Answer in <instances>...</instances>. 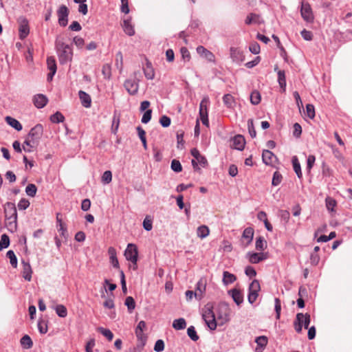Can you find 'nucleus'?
<instances>
[{
  "label": "nucleus",
  "instance_id": "nucleus-1",
  "mask_svg": "<svg viewBox=\"0 0 352 352\" xmlns=\"http://www.w3.org/2000/svg\"><path fill=\"white\" fill-rule=\"evenodd\" d=\"M4 213L6 217V226L8 230L14 232L17 228V212L15 204L7 202L4 205Z\"/></svg>",
  "mask_w": 352,
  "mask_h": 352
},
{
  "label": "nucleus",
  "instance_id": "nucleus-11",
  "mask_svg": "<svg viewBox=\"0 0 352 352\" xmlns=\"http://www.w3.org/2000/svg\"><path fill=\"white\" fill-rule=\"evenodd\" d=\"M58 23L62 27H65L68 23L69 10L65 5H62L57 10Z\"/></svg>",
  "mask_w": 352,
  "mask_h": 352
},
{
  "label": "nucleus",
  "instance_id": "nucleus-37",
  "mask_svg": "<svg viewBox=\"0 0 352 352\" xmlns=\"http://www.w3.org/2000/svg\"><path fill=\"white\" fill-rule=\"evenodd\" d=\"M235 280H236V276L234 274H232L228 272H223V281L226 285L232 283Z\"/></svg>",
  "mask_w": 352,
  "mask_h": 352
},
{
  "label": "nucleus",
  "instance_id": "nucleus-22",
  "mask_svg": "<svg viewBox=\"0 0 352 352\" xmlns=\"http://www.w3.org/2000/svg\"><path fill=\"white\" fill-rule=\"evenodd\" d=\"M79 98L83 107L89 108L91 105V99L90 96L83 91L78 92Z\"/></svg>",
  "mask_w": 352,
  "mask_h": 352
},
{
  "label": "nucleus",
  "instance_id": "nucleus-25",
  "mask_svg": "<svg viewBox=\"0 0 352 352\" xmlns=\"http://www.w3.org/2000/svg\"><path fill=\"white\" fill-rule=\"evenodd\" d=\"M223 102L224 104L229 109H233L236 105V101L231 94H225L223 97Z\"/></svg>",
  "mask_w": 352,
  "mask_h": 352
},
{
  "label": "nucleus",
  "instance_id": "nucleus-23",
  "mask_svg": "<svg viewBox=\"0 0 352 352\" xmlns=\"http://www.w3.org/2000/svg\"><path fill=\"white\" fill-rule=\"evenodd\" d=\"M108 254L109 255L110 263H111V265L113 266V267L118 269L120 265L118 260L117 258L116 249L113 247L109 248Z\"/></svg>",
  "mask_w": 352,
  "mask_h": 352
},
{
  "label": "nucleus",
  "instance_id": "nucleus-13",
  "mask_svg": "<svg viewBox=\"0 0 352 352\" xmlns=\"http://www.w3.org/2000/svg\"><path fill=\"white\" fill-rule=\"evenodd\" d=\"M43 131V126L41 124H36L30 130L28 134V138H30V140L32 141V143L34 144L35 141H37L41 138Z\"/></svg>",
  "mask_w": 352,
  "mask_h": 352
},
{
  "label": "nucleus",
  "instance_id": "nucleus-41",
  "mask_svg": "<svg viewBox=\"0 0 352 352\" xmlns=\"http://www.w3.org/2000/svg\"><path fill=\"white\" fill-rule=\"evenodd\" d=\"M37 192V188L35 184H30L25 188L26 194L32 197H34Z\"/></svg>",
  "mask_w": 352,
  "mask_h": 352
},
{
  "label": "nucleus",
  "instance_id": "nucleus-31",
  "mask_svg": "<svg viewBox=\"0 0 352 352\" xmlns=\"http://www.w3.org/2000/svg\"><path fill=\"white\" fill-rule=\"evenodd\" d=\"M198 163L202 167H206L208 164V161H207L206 158L203 155L199 156L197 160H192V164L194 169H195V170L199 169V168L198 167Z\"/></svg>",
  "mask_w": 352,
  "mask_h": 352
},
{
  "label": "nucleus",
  "instance_id": "nucleus-64",
  "mask_svg": "<svg viewBox=\"0 0 352 352\" xmlns=\"http://www.w3.org/2000/svg\"><path fill=\"white\" fill-rule=\"evenodd\" d=\"M30 206V201L26 199H21L18 203L19 210H25Z\"/></svg>",
  "mask_w": 352,
  "mask_h": 352
},
{
  "label": "nucleus",
  "instance_id": "nucleus-7",
  "mask_svg": "<svg viewBox=\"0 0 352 352\" xmlns=\"http://www.w3.org/2000/svg\"><path fill=\"white\" fill-rule=\"evenodd\" d=\"M261 289L260 283L258 280H254L249 286V294L248 299L250 303H254L258 296Z\"/></svg>",
  "mask_w": 352,
  "mask_h": 352
},
{
  "label": "nucleus",
  "instance_id": "nucleus-49",
  "mask_svg": "<svg viewBox=\"0 0 352 352\" xmlns=\"http://www.w3.org/2000/svg\"><path fill=\"white\" fill-rule=\"evenodd\" d=\"M248 129L250 136L254 138L256 135V132L254 126L253 120L250 119L248 121Z\"/></svg>",
  "mask_w": 352,
  "mask_h": 352
},
{
  "label": "nucleus",
  "instance_id": "nucleus-26",
  "mask_svg": "<svg viewBox=\"0 0 352 352\" xmlns=\"http://www.w3.org/2000/svg\"><path fill=\"white\" fill-rule=\"evenodd\" d=\"M254 230L252 228H247L244 230L242 237L243 239L246 240V246L252 242Z\"/></svg>",
  "mask_w": 352,
  "mask_h": 352
},
{
  "label": "nucleus",
  "instance_id": "nucleus-56",
  "mask_svg": "<svg viewBox=\"0 0 352 352\" xmlns=\"http://www.w3.org/2000/svg\"><path fill=\"white\" fill-rule=\"evenodd\" d=\"M38 329L41 333H46L47 332V324L45 320H39L38 322Z\"/></svg>",
  "mask_w": 352,
  "mask_h": 352
},
{
  "label": "nucleus",
  "instance_id": "nucleus-33",
  "mask_svg": "<svg viewBox=\"0 0 352 352\" xmlns=\"http://www.w3.org/2000/svg\"><path fill=\"white\" fill-rule=\"evenodd\" d=\"M209 233V228L206 226H201L197 230V234L201 239L208 236Z\"/></svg>",
  "mask_w": 352,
  "mask_h": 352
},
{
  "label": "nucleus",
  "instance_id": "nucleus-14",
  "mask_svg": "<svg viewBox=\"0 0 352 352\" xmlns=\"http://www.w3.org/2000/svg\"><path fill=\"white\" fill-rule=\"evenodd\" d=\"M19 37L21 39H24L27 37L30 32L29 24L28 21L25 18L19 19Z\"/></svg>",
  "mask_w": 352,
  "mask_h": 352
},
{
  "label": "nucleus",
  "instance_id": "nucleus-27",
  "mask_svg": "<svg viewBox=\"0 0 352 352\" xmlns=\"http://www.w3.org/2000/svg\"><path fill=\"white\" fill-rule=\"evenodd\" d=\"M274 157V155L272 152L269 150H264L262 154V159L263 162L270 165L273 162V158Z\"/></svg>",
  "mask_w": 352,
  "mask_h": 352
},
{
  "label": "nucleus",
  "instance_id": "nucleus-15",
  "mask_svg": "<svg viewBox=\"0 0 352 352\" xmlns=\"http://www.w3.org/2000/svg\"><path fill=\"white\" fill-rule=\"evenodd\" d=\"M47 68L50 70V73L47 74V80L51 81L53 78V76L56 72V63L54 57L50 56L47 58Z\"/></svg>",
  "mask_w": 352,
  "mask_h": 352
},
{
  "label": "nucleus",
  "instance_id": "nucleus-12",
  "mask_svg": "<svg viewBox=\"0 0 352 352\" xmlns=\"http://www.w3.org/2000/svg\"><path fill=\"white\" fill-rule=\"evenodd\" d=\"M206 278L204 277L201 278L197 282L195 291V297L197 299L201 300L204 297L206 292Z\"/></svg>",
  "mask_w": 352,
  "mask_h": 352
},
{
  "label": "nucleus",
  "instance_id": "nucleus-28",
  "mask_svg": "<svg viewBox=\"0 0 352 352\" xmlns=\"http://www.w3.org/2000/svg\"><path fill=\"white\" fill-rule=\"evenodd\" d=\"M6 121L10 126L13 127L18 131H21L23 129L21 124L17 120L12 117L7 116L6 118Z\"/></svg>",
  "mask_w": 352,
  "mask_h": 352
},
{
  "label": "nucleus",
  "instance_id": "nucleus-45",
  "mask_svg": "<svg viewBox=\"0 0 352 352\" xmlns=\"http://www.w3.org/2000/svg\"><path fill=\"white\" fill-rule=\"evenodd\" d=\"M267 247L266 241L261 236L256 239V249L258 250H263Z\"/></svg>",
  "mask_w": 352,
  "mask_h": 352
},
{
  "label": "nucleus",
  "instance_id": "nucleus-20",
  "mask_svg": "<svg viewBox=\"0 0 352 352\" xmlns=\"http://www.w3.org/2000/svg\"><path fill=\"white\" fill-rule=\"evenodd\" d=\"M143 71L145 77L148 80H152L155 77V71L153 68L152 64L150 61L146 60V65L143 67Z\"/></svg>",
  "mask_w": 352,
  "mask_h": 352
},
{
  "label": "nucleus",
  "instance_id": "nucleus-21",
  "mask_svg": "<svg viewBox=\"0 0 352 352\" xmlns=\"http://www.w3.org/2000/svg\"><path fill=\"white\" fill-rule=\"evenodd\" d=\"M23 264V277L28 281H30L32 279V270L30 263L22 261Z\"/></svg>",
  "mask_w": 352,
  "mask_h": 352
},
{
  "label": "nucleus",
  "instance_id": "nucleus-17",
  "mask_svg": "<svg viewBox=\"0 0 352 352\" xmlns=\"http://www.w3.org/2000/svg\"><path fill=\"white\" fill-rule=\"evenodd\" d=\"M197 52L202 57L205 58L208 60L210 62L214 61V55L208 50L206 48H205L204 46H198L197 47Z\"/></svg>",
  "mask_w": 352,
  "mask_h": 352
},
{
  "label": "nucleus",
  "instance_id": "nucleus-59",
  "mask_svg": "<svg viewBox=\"0 0 352 352\" xmlns=\"http://www.w3.org/2000/svg\"><path fill=\"white\" fill-rule=\"evenodd\" d=\"M102 180L105 184H109L112 180V173L110 170H106L102 177Z\"/></svg>",
  "mask_w": 352,
  "mask_h": 352
},
{
  "label": "nucleus",
  "instance_id": "nucleus-39",
  "mask_svg": "<svg viewBox=\"0 0 352 352\" xmlns=\"http://www.w3.org/2000/svg\"><path fill=\"white\" fill-rule=\"evenodd\" d=\"M261 94L257 91H254L251 93L250 95V102L252 104H258L261 102Z\"/></svg>",
  "mask_w": 352,
  "mask_h": 352
},
{
  "label": "nucleus",
  "instance_id": "nucleus-63",
  "mask_svg": "<svg viewBox=\"0 0 352 352\" xmlns=\"http://www.w3.org/2000/svg\"><path fill=\"white\" fill-rule=\"evenodd\" d=\"M302 37L306 41H311L313 38V34L311 31L304 29L300 32Z\"/></svg>",
  "mask_w": 352,
  "mask_h": 352
},
{
  "label": "nucleus",
  "instance_id": "nucleus-29",
  "mask_svg": "<svg viewBox=\"0 0 352 352\" xmlns=\"http://www.w3.org/2000/svg\"><path fill=\"white\" fill-rule=\"evenodd\" d=\"M122 28L124 32L129 36H133L135 34L133 26L132 25L130 20H124L123 21Z\"/></svg>",
  "mask_w": 352,
  "mask_h": 352
},
{
  "label": "nucleus",
  "instance_id": "nucleus-19",
  "mask_svg": "<svg viewBox=\"0 0 352 352\" xmlns=\"http://www.w3.org/2000/svg\"><path fill=\"white\" fill-rule=\"evenodd\" d=\"M47 101V98L43 94H37L33 98L34 105L38 109L44 107Z\"/></svg>",
  "mask_w": 352,
  "mask_h": 352
},
{
  "label": "nucleus",
  "instance_id": "nucleus-32",
  "mask_svg": "<svg viewBox=\"0 0 352 352\" xmlns=\"http://www.w3.org/2000/svg\"><path fill=\"white\" fill-rule=\"evenodd\" d=\"M249 261L251 263H258L265 259L262 253H249Z\"/></svg>",
  "mask_w": 352,
  "mask_h": 352
},
{
  "label": "nucleus",
  "instance_id": "nucleus-62",
  "mask_svg": "<svg viewBox=\"0 0 352 352\" xmlns=\"http://www.w3.org/2000/svg\"><path fill=\"white\" fill-rule=\"evenodd\" d=\"M151 114H152V110L151 109H147L144 112V115H143V116L142 118V120H141L142 122L144 123V124L148 123L151 120Z\"/></svg>",
  "mask_w": 352,
  "mask_h": 352
},
{
  "label": "nucleus",
  "instance_id": "nucleus-44",
  "mask_svg": "<svg viewBox=\"0 0 352 352\" xmlns=\"http://www.w3.org/2000/svg\"><path fill=\"white\" fill-rule=\"evenodd\" d=\"M124 304L127 307L128 310L130 313L132 312V311L135 307V300L131 296L126 297Z\"/></svg>",
  "mask_w": 352,
  "mask_h": 352
},
{
  "label": "nucleus",
  "instance_id": "nucleus-40",
  "mask_svg": "<svg viewBox=\"0 0 352 352\" xmlns=\"http://www.w3.org/2000/svg\"><path fill=\"white\" fill-rule=\"evenodd\" d=\"M116 67L122 72L123 68V56L121 52H118L116 55Z\"/></svg>",
  "mask_w": 352,
  "mask_h": 352
},
{
  "label": "nucleus",
  "instance_id": "nucleus-58",
  "mask_svg": "<svg viewBox=\"0 0 352 352\" xmlns=\"http://www.w3.org/2000/svg\"><path fill=\"white\" fill-rule=\"evenodd\" d=\"M250 51L254 54H258L260 52V45L256 42L250 43L249 47Z\"/></svg>",
  "mask_w": 352,
  "mask_h": 352
},
{
  "label": "nucleus",
  "instance_id": "nucleus-30",
  "mask_svg": "<svg viewBox=\"0 0 352 352\" xmlns=\"http://www.w3.org/2000/svg\"><path fill=\"white\" fill-rule=\"evenodd\" d=\"M292 164L294 170L296 173L298 177L301 179L302 177L300 162L296 156L292 157Z\"/></svg>",
  "mask_w": 352,
  "mask_h": 352
},
{
  "label": "nucleus",
  "instance_id": "nucleus-54",
  "mask_svg": "<svg viewBox=\"0 0 352 352\" xmlns=\"http://www.w3.org/2000/svg\"><path fill=\"white\" fill-rule=\"evenodd\" d=\"M306 113L311 119H313L315 117V109L313 104H308L306 105Z\"/></svg>",
  "mask_w": 352,
  "mask_h": 352
},
{
  "label": "nucleus",
  "instance_id": "nucleus-48",
  "mask_svg": "<svg viewBox=\"0 0 352 352\" xmlns=\"http://www.w3.org/2000/svg\"><path fill=\"white\" fill-rule=\"evenodd\" d=\"M98 331L105 336L109 341L113 340V334L109 329L100 327L98 328Z\"/></svg>",
  "mask_w": 352,
  "mask_h": 352
},
{
  "label": "nucleus",
  "instance_id": "nucleus-43",
  "mask_svg": "<svg viewBox=\"0 0 352 352\" xmlns=\"http://www.w3.org/2000/svg\"><path fill=\"white\" fill-rule=\"evenodd\" d=\"M278 80L280 87L285 89L286 86V79L284 71L279 70L278 72Z\"/></svg>",
  "mask_w": 352,
  "mask_h": 352
},
{
  "label": "nucleus",
  "instance_id": "nucleus-42",
  "mask_svg": "<svg viewBox=\"0 0 352 352\" xmlns=\"http://www.w3.org/2000/svg\"><path fill=\"white\" fill-rule=\"evenodd\" d=\"M65 120V117L63 115L59 112L57 111L50 117V120L54 123H59L63 122Z\"/></svg>",
  "mask_w": 352,
  "mask_h": 352
},
{
  "label": "nucleus",
  "instance_id": "nucleus-60",
  "mask_svg": "<svg viewBox=\"0 0 352 352\" xmlns=\"http://www.w3.org/2000/svg\"><path fill=\"white\" fill-rule=\"evenodd\" d=\"M164 349V342L162 340L156 341L154 346V351L156 352H162Z\"/></svg>",
  "mask_w": 352,
  "mask_h": 352
},
{
  "label": "nucleus",
  "instance_id": "nucleus-9",
  "mask_svg": "<svg viewBox=\"0 0 352 352\" xmlns=\"http://www.w3.org/2000/svg\"><path fill=\"white\" fill-rule=\"evenodd\" d=\"M230 309L226 304H221L218 307V316L217 318L222 324L226 323L230 320Z\"/></svg>",
  "mask_w": 352,
  "mask_h": 352
},
{
  "label": "nucleus",
  "instance_id": "nucleus-6",
  "mask_svg": "<svg viewBox=\"0 0 352 352\" xmlns=\"http://www.w3.org/2000/svg\"><path fill=\"white\" fill-rule=\"evenodd\" d=\"M138 252L137 246L133 243H129L124 252L126 259L130 261L133 264V269L137 268Z\"/></svg>",
  "mask_w": 352,
  "mask_h": 352
},
{
  "label": "nucleus",
  "instance_id": "nucleus-5",
  "mask_svg": "<svg viewBox=\"0 0 352 352\" xmlns=\"http://www.w3.org/2000/svg\"><path fill=\"white\" fill-rule=\"evenodd\" d=\"M133 76L134 80L128 79L124 83L126 90L130 95H135L138 91L140 80L138 77L140 76V71L135 72Z\"/></svg>",
  "mask_w": 352,
  "mask_h": 352
},
{
  "label": "nucleus",
  "instance_id": "nucleus-16",
  "mask_svg": "<svg viewBox=\"0 0 352 352\" xmlns=\"http://www.w3.org/2000/svg\"><path fill=\"white\" fill-rule=\"evenodd\" d=\"M230 57L233 61L236 63L243 62L244 60V55L239 48L234 47H230Z\"/></svg>",
  "mask_w": 352,
  "mask_h": 352
},
{
  "label": "nucleus",
  "instance_id": "nucleus-53",
  "mask_svg": "<svg viewBox=\"0 0 352 352\" xmlns=\"http://www.w3.org/2000/svg\"><path fill=\"white\" fill-rule=\"evenodd\" d=\"M325 202L327 208L330 211H333L334 207L336 206V200L331 197H328L326 198Z\"/></svg>",
  "mask_w": 352,
  "mask_h": 352
},
{
  "label": "nucleus",
  "instance_id": "nucleus-3",
  "mask_svg": "<svg viewBox=\"0 0 352 352\" xmlns=\"http://www.w3.org/2000/svg\"><path fill=\"white\" fill-rule=\"evenodd\" d=\"M212 308V305L207 304L203 309L202 318L208 328L214 330L217 328V322Z\"/></svg>",
  "mask_w": 352,
  "mask_h": 352
},
{
  "label": "nucleus",
  "instance_id": "nucleus-61",
  "mask_svg": "<svg viewBox=\"0 0 352 352\" xmlns=\"http://www.w3.org/2000/svg\"><path fill=\"white\" fill-rule=\"evenodd\" d=\"M170 118L166 116H162L160 118V123L163 127H168L170 124Z\"/></svg>",
  "mask_w": 352,
  "mask_h": 352
},
{
  "label": "nucleus",
  "instance_id": "nucleus-24",
  "mask_svg": "<svg viewBox=\"0 0 352 352\" xmlns=\"http://www.w3.org/2000/svg\"><path fill=\"white\" fill-rule=\"evenodd\" d=\"M229 293L231 294L234 301L239 305L243 302V296L241 292L237 289H233L229 292Z\"/></svg>",
  "mask_w": 352,
  "mask_h": 352
},
{
  "label": "nucleus",
  "instance_id": "nucleus-50",
  "mask_svg": "<svg viewBox=\"0 0 352 352\" xmlns=\"http://www.w3.org/2000/svg\"><path fill=\"white\" fill-rule=\"evenodd\" d=\"M171 168L176 173H180L182 170V166L179 160H173L171 162Z\"/></svg>",
  "mask_w": 352,
  "mask_h": 352
},
{
  "label": "nucleus",
  "instance_id": "nucleus-34",
  "mask_svg": "<svg viewBox=\"0 0 352 352\" xmlns=\"http://www.w3.org/2000/svg\"><path fill=\"white\" fill-rule=\"evenodd\" d=\"M186 327V320L181 318L176 319L173 322V327L176 330H181L185 329Z\"/></svg>",
  "mask_w": 352,
  "mask_h": 352
},
{
  "label": "nucleus",
  "instance_id": "nucleus-8",
  "mask_svg": "<svg viewBox=\"0 0 352 352\" xmlns=\"http://www.w3.org/2000/svg\"><path fill=\"white\" fill-rule=\"evenodd\" d=\"M300 14L302 19L309 23H312L314 19L311 6L307 2L302 1L300 8Z\"/></svg>",
  "mask_w": 352,
  "mask_h": 352
},
{
  "label": "nucleus",
  "instance_id": "nucleus-18",
  "mask_svg": "<svg viewBox=\"0 0 352 352\" xmlns=\"http://www.w3.org/2000/svg\"><path fill=\"white\" fill-rule=\"evenodd\" d=\"M232 147L238 149V150H243L244 148L245 144V140L243 136L241 135H237L233 138L232 140Z\"/></svg>",
  "mask_w": 352,
  "mask_h": 352
},
{
  "label": "nucleus",
  "instance_id": "nucleus-52",
  "mask_svg": "<svg viewBox=\"0 0 352 352\" xmlns=\"http://www.w3.org/2000/svg\"><path fill=\"white\" fill-rule=\"evenodd\" d=\"M282 178H283L282 175L279 172H278V171L274 172V173L273 175L272 184L274 186H278V184H280V182L282 181Z\"/></svg>",
  "mask_w": 352,
  "mask_h": 352
},
{
  "label": "nucleus",
  "instance_id": "nucleus-2",
  "mask_svg": "<svg viewBox=\"0 0 352 352\" xmlns=\"http://www.w3.org/2000/svg\"><path fill=\"white\" fill-rule=\"evenodd\" d=\"M55 46L60 64H65L72 60L73 51L69 45L65 44L59 38H56Z\"/></svg>",
  "mask_w": 352,
  "mask_h": 352
},
{
  "label": "nucleus",
  "instance_id": "nucleus-57",
  "mask_svg": "<svg viewBox=\"0 0 352 352\" xmlns=\"http://www.w3.org/2000/svg\"><path fill=\"white\" fill-rule=\"evenodd\" d=\"M34 144L32 143V141L28 138V139L25 140L24 142V144L23 145V148L26 152H31L32 148L34 147Z\"/></svg>",
  "mask_w": 352,
  "mask_h": 352
},
{
  "label": "nucleus",
  "instance_id": "nucleus-10",
  "mask_svg": "<svg viewBox=\"0 0 352 352\" xmlns=\"http://www.w3.org/2000/svg\"><path fill=\"white\" fill-rule=\"evenodd\" d=\"M209 102V99L208 97H204L200 102L199 104V116L202 123L204 125H208V109L207 105Z\"/></svg>",
  "mask_w": 352,
  "mask_h": 352
},
{
  "label": "nucleus",
  "instance_id": "nucleus-46",
  "mask_svg": "<svg viewBox=\"0 0 352 352\" xmlns=\"http://www.w3.org/2000/svg\"><path fill=\"white\" fill-rule=\"evenodd\" d=\"M6 256L10 259V264L12 265V266L13 267H16L17 259H16L14 252L12 250H9V251H8Z\"/></svg>",
  "mask_w": 352,
  "mask_h": 352
},
{
  "label": "nucleus",
  "instance_id": "nucleus-38",
  "mask_svg": "<svg viewBox=\"0 0 352 352\" xmlns=\"http://www.w3.org/2000/svg\"><path fill=\"white\" fill-rule=\"evenodd\" d=\"M55 311L59 317L65 318L67 316V308L63 305H58L55 307Z\"/></svg>",
  "mask_w": 352,
  "mask_h": 352
},
{
  "label": "nucleus",
  "instance_id": "nucleus-35",
  "mask_svg": "<svg viewBox=\"0 0 352 352\" xmlns=\"http://www.w3.org/2000/svg\"><path fill=\"white\" fill-rule=\"evenodd\" d=\"M261 23V18L259 15H257L256 14H250L248 15L245 19V23L247 25H250L252 23Z\"/></svg>",
  "mask_w": 352,
  "mask_h": 352
},
{
  "label": "nucleus",
  "instance_id": "nucleus-55",
  "mask_svg": "<svg viewBox=\"0 0 352 352\" xmlns=\"http://www.w3.org/2000/svg\"><path fill=\"white\" fill-rule=\"evenodd\" d=\"M255 342L257 345L261 348L265 347L267 344V337L262 336L256 338Z\"/></svg>",
  "mask_w": 352,
  "mask_h": 352
},
{
  "label": "nucleus",
  "instance_id": "nucleus-51",
  "mask_svg": "<svg viewBox=\"0 0 352 352\" xmlns=\"http://www.w3.org/2000/svg\"><path fill=\"white\" fill-rule=\"evenodd\" d=\"M188 336L193 341H197L199 339V336L197 334V332L195 329V327L190 326L187 329Z\"/></svg>",
  "mask_w": 352,
  "mask_h": 352
},
{
  "label": "nucleus",
  "instance_id": "nucleus-47",
  "mask_svg": "<svg viewBox=\"0 0 352 352\" xmlns=\"http://www.w3.org/2000/svg\"><path fill=\"white\" fill-rule=\"evenodd\" d=\"M102 73L105 78L109 79L111 76V68L110 65H104L102 69Z\"/></svg>",
  "mask_w": 352,
  "mask_h": 352
},
{
  "label": "nucleus",
  "instance_id": "nucleus-4",
  "mask_svg": "<svg viewBox=\"0 0 352 352\" xmlns=\"http://www.w3.org/2000/svg\"><path fill=\"white\" fill-rule=\"evenodd\" d=\"M310 321V315L309 314H297L296 319L294 321V327L295 331L300 333L302 331V327H304L305 329H308Z\"/></svg>",
  "mask_w": 352,
  "mask_h": 352
},
{
  "label": "nucleus",
  "instance_id": "nucleus-36",
  "mask_svg": "<svg viewBox=\"0 0 352 352\" xmlns=\"http://www.w3.org/2000/svg\"><path fill=\"white\" fill-rule=\"evenodd\" d=\"M20 342L21 346L25 349H30L33 345L32 339L28 335L23 336L20 340Z\"/></svg>",
  "mask_w": 352,
  "mask_h": 352
}]
</instances>
